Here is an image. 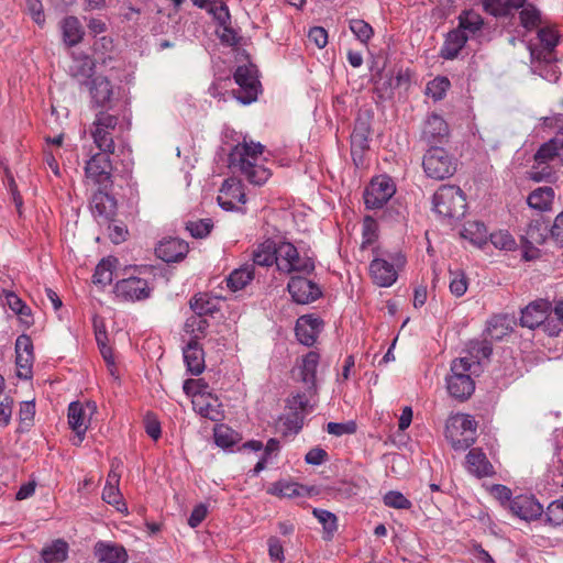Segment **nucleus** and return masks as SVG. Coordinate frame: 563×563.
Instances as JSON below:
<instances>
[{"label": "nucleus", "mask_w": 563, "mask_h": 563, "mask_svg": "<svg viewBox=\"0 0 563 563\" xmlns=\"http://www.w3.org/2000/svg\"><path fill=\"white\" fill-rule=\"evenodd\" d=\"M265 162L264 146L253 141L236 144L229 155V167L233 173L241 174L256 186H262L272 176L271 168Z\"/></svg>", "instance_id": "f257e3e1"}, {"label": "nucleus", "mask_w": 563, "mask_h": 563, "mask_svg": "<svg viewBox=\"0 0 563 563\" xmlns=\"http://www.w3.org/2000/svg\"><path fill=\"white\" fill-rule=\"evenodd\" d=\"M534 164L529 172L533 181H551L556 168L563 166V129L543 143L534 154Z\"/></svg>", "instance_id": "f03ea898"}, {"label": "nucleus", "mask_w": 563, "mask_h": 563, "mask_svg": "<svg viewBox=\"0 0 563 563\" xmlns=\"http://www.w3.org/2000/svg\"><path fill=\"white\" fill-rule=\"evenodd\" d=\"M406 257L401 252L373 249L369 276L378 287H390L398 278V272L405 266Z\"/></svg>", "instance_id": "7ed1b4c3"}, {"label": "nucleus", "mask_w": 563, "mask_h": 563, "mask_svg": "<svg viewBox=\"0 0 563 563\" xmlns=\"http://www.w3.org/2000/svg\"><path fill=\"white\" fill-rule=\"evenodd\" d=\"M475 361L464 356L455 358L451 364V373L446 377V388L449 394L456 399H467L475 389V383L472 378Z\"/></svg>", "instance_id": "20e7f679"}, {"label": "nucleus", "mask_w": 563, "mask_h": 563, "mask_svg": "<svg viewBox=\"0 0 563 563\" xmlns=\"http://www.w3.org/2000/svg\"><path fill=\"white\" fill-rule=\"evenodd\" d=\"M476 421L470 415L451 416L445 426V438L456 451H465L475 442Z\"/></svg>", "instance_id": "39448f33"}, {"label": "nucleus", "mask_w": 563, "mask_h": 563, "mask_svg": "<svg viewBox=\"0 0 563 563\" xmlns=\"http://www.w3.org/2000/svg\"><path fill=\"white\" fill-rule=\"evenodd\" d=\"M433 210L445 218L464 216L466 200L462 189L453 185L441 186L433 195Z\"/></svg>", "instance_id": "423d86ee"}, {"label": "nucleus", "mask_w": 563, "mask_h": 563, "mask_svg": "<svg viewBox=\"0 0 563 563\" xmlns=\"http://www.w3.org/2000/svg\"><path fill=\"white\" fill-rule=\"evenodd\" d=\"M422 166L428 177L442 180L456 172L457 163L443 147L432 146L424 154Z\"/></svg>", "instance_id": "0eeeda50"}, {"label": "nucleus", "mask_w": 563, "mask_h": 563, "mask_svg": "<svg viewBox=\"0 0 563 563\" xmlns=\"http://www.w3.org/2000/svg\"><path fill=\"white\" fill-rule=\"evenodd\" d=\"M277 269L280 273L309 274L314 269V263L307 254H300L295 245L289 242L278 244Z\"/></svg>", "instance_id": "6e6552de"}, {"label": "nucleus", "mask_w": 563, "mask_h": 563, "mask_svg": "<svg viewBox=\"0 0 563 563\" xmlns=\"http://www.w3.org/2000/svg\"><path fill=\"white\" fill-rule=\"evenodd\" d=\"M551 303L548 300L539 299L530 302L525 309L521 310L520 323L522 327L534 329L543 325L544 330L550 335H558L561 328L552 325Z\"/></svg>", "instance_id": "1a4fd4ad"}, {"label": "nucleus", "mask_w": 563, "mask_h": 563, "mask_svg": "<svg viewBox=\"0 0 563 563\" xmlns=\"http://www.w3.org/2000/svg\"><path fill=\"white\" fill-rule=\"evenodd\" d=\"M119 119L107 112H99L90 129V134L96 146L100 152H114V132L117 130Z\"/></svg>", "instance_id": "9d476101"}, {"label": "nucleus", "mask_w": 563, "mask_h": 563, "mask_svg": "<svg viewBox=\"0 0 563 563\" xmlns=\"http://www.w3.org/2000/svg\"><path fill=\"white\" fill-rule=\"evenodd\" d=\"M396 186L387 175L374 177L364 191L365 206L368 209H380L395 195Z\"/></svg>", "instance_id": "9b49d317"}, {"label": "nucleus", "mask_w": 563, "mask_h": 563, "mask_svg": "<svg viewBox=\"0 0 563 563\" xmlns=\"http://www.w3.org/2000/svg\"><path fill=\"white\" fill-rule=\"evenodd\" d=\"M97 411L95 402L88 401L80 404L78 401L71 402L68 407V424L76 433L77 442L80 444L85 438L86 431L89 428L92 416Z\"/></svg>", "instance_id": "f8f14e48"}, {"label": "nucleus", "mask_w": 563, "mask_h": 563, "mask_svg": "<svg viewBox=\"0 0 563 563\" xmlns=\"http://www.w3.org/2000/svg\"><path fill=\"white\" fill-rule=\"evenodd\" d=\"M110 154L104 152L97 153L90 157L85 166L87 179L104 188L111 183L112 164L109 158Z\"/></svg>", "instance_id": "ddd939ff"}, {"label": "nucleus", "mask_w": 563, "mask_h": 563, "mask_svg": "<svg viewBox=\"0 0 563 563\" xmlns=\"http://www.w3.org/2000/svg\"><path fill=\"white\" fill-rule=\"evenodd\" d=\"M114 294L123 301H137L150 297L151 288L147 280L140 277H128L114 286Z\"/></svg>", "instance_id": "4468645a"}, {"label": "nucleus", "mask_w": 563, "mask_h": 563, "mask_svg": "<svg viewBox=\"0 0 563 563\" xmlns=\"http://www.w3.org/2000/svg\"><path fill=\"white\" fill-rule=\"evenodd\" d=\"M234 80L242 89V95L236 97L238 100L243 104L253 102L257 97L260 85L254 66H239L234 73Z\"/></svg>", "instance_id": "2eb2a0df"}, {"label": "nucleus", "mask_w": 563, "mask_h": 563, "mask_svg": "<svg viewBox=\"0 0 563 563\" xmlns=\"http://www.w3.org/2000/svg\"><path fill=\"white\" fill-rule=\"evenodd\" d=\"M217 200L223 210H239L240 206L244 205L246 201L241 180L236 178L227 179L219 190Z\"/></svg>", "instance_id": "dca6fc26"}, {"label": "nucleus", "mask_w": 563, "mask_h": 563, "mask_svg": "<svg viewBox=\"0 0 563 563\" xmlns=\"http://www.w3.org/2000/svg\"><path fill=\"white\" fill-rule=\"evenodd\" d=\"M510 512L525 521L540 518L544 511L542 505L532 496L519 495L509 504Z\"/></svg>", "instance_id": "f3484780"}, {"label": "nucleus", "mask_w": 563, "mask_h": 563, "mask_svg": "<svg viewBox=\"0 0 563 563\" xmlns=\"http://www.w3.org/2000/svg\"><path fill=\"white\" fill-rule=\"evenodd\" d=\"M287 288L292 299L300 305L312 302L321 296L320 287L303 277H292Z\"/></svg>", "instance_id": "a211bd4d"}, {"label": "nucleus", "mask_w": 563, "mask_h": 563, "mask_svg": "<svg viewBox=\"0 0 563 563\" xmlns=\"http://www.w3.org/2000/svg\"><path fill=\"white\" fill-rule=\"evenodd\" d=\"M450 135V129L445 120L437 114H430L423 125L422 140L430 144H441L448 141Z\"/></svg>", "instance_id": "6ab92c4d"}, {"label": "nucleus", "mask_w": 563, "mask_h": 563, "mask_svg": "<svg viewBox=\"0 0 563 563\" xmlns=\"http://www.w3.org/2000/svg\"><path fill=\"white\" fill-rule=\"evenodd\" d=\"M120 477V473L117 472L114 465L112 464L102 492V500L109 505L114 506L118 511L126 514L128 507L119 489Z\"/></svg>", "instance_id": "aec40b11"}, {"label": "nucleus", "mask_w": 563, "mask_h": 563, "mask_svg": "<svg viewBox=\"0 0 563 563\" xmlns=\"http://www.w3.org/2000/svg\"><path fill=\"white\" fill-rule=\"evenodd\" d=\"M321 330L322 321L312 316H301L298 318L295 328L298 341L306 346L314 344Z\"/></svg>", "instance_id": "412c9836"}, {"label": "nucleus", "mask_w": 563, "mask_h": 563, "mask_svg": "<svg viewBox=\"0 0 563 563\" xmlns=\"http://www.w3.org/2000/svg\"><path fill=\"white\" fill-rule=\"evenodd\" d=\"M194 409L202 417L212 421H219L223 417L222 405L217 396L211 393L207 395H198L192 399Z\"/></svg>", "instance_id": "4be33fe9"}, {"label": "nucleus", "mask_w": 563, "mask_h": 563, "mask_svg": "<svg viewBox=\"0 0 563 563\" xmlns=\"http://www.w3.org/2000/svg\"><path fill=\"white\" fill-rule=\"evenodd\" d=\"M188 252V244L179 239H167L162 241L155 249L158 258L164 262H177Z\"/></svg>", "instance_id": "5701e85b"}, {"label": "nucleus", "mask_w": 563, "mask_h": 563, "mask_svg": "<svg viewBox=\"0 0 563 563\" xmlns=\"http://www.w3.org/2000/svg\"><path fill=\"white\" fill-rule=\"evenodd\" d=\"M466 468L476 477H486L494 474V467L481 449H472L466 455Z\"/></svg>", "instance_id": "b1692460"}, {"label": "nucleus", "mask_w": 563, "mask_h": 563, "mask_svg": "<svg viewBox=\"0 0 563 563\" xmlns=\"http://www.w3.org/2000/svg\"><path fill=\"white\" fill-rule=\"evenodd\" d=\"M95 555L102 563H125L128 553L122 545L110 542H98Z\"/></svg>", "instance_id": "393cba45"}, {"label": "nucleus", "mask_w": 563, "mask_h": 563, "mask_svg": "<svg viewBox=\"0 0 563 563\" xmlns=\"http://www.w3.org/2000/svg\"><path fill=\"white\" fill-rule=\"evenodd\" d=\"M90 207L96 218L110 220L114 216L115 201L107 192L98 190L91 198Z\"/></svg>", "instance_id": "a878e982"}, {"label": "nucleus", "mask_w": 563, "mask_h": 563, "mask_svg": "<svg viewBox=\"0 0 563 563\" xmlns=\"http://www.w3.org/2000/svg\"><path fill=\"white\" fill-rule=\"evenodd\" d=\"M184 361L188 372L192 375H199L205 369L203 351L196 340H191L184 349Z\"/></svg>", "instance_id": "bb28decb"}, {"label": "nucleus", "mask_w": 563, "mask_h": 563, "mask_svg": "<svg viewBox=\"0 0 563 563\" xmlns=\"http://www.w3.org/2000/svg\"><path fill=\"white\" fill-rule=\"evenodd\" d=\"M467 41V36L462 30L455 29L449 32L440 52L441 57L444 59L455 58Z\"/></svg>", "instance_id": "cd10ccee"}, {"label": "nucleus", "mask_w": 563, "mask_h": 563, "mask_svg": "<svg viewBox=\"0 0 563 563\" xmlns=\"http://www.w3.org/2000/svg\"><path fill=\"white\" fill-rule=\"evenodd\" d=\"M278 245L273 240L260 243L253 251V263L258 266L277 265Z\"/></svg>", "instance_id": "c85d7f7f"}, {"label": "nucleus", "mask_w": 563, "mask_h": 563, "mask_svg": "<svg viewBox=\"0 0 563 563\" xmlns=\"http://www.w3.org/2000/svg\"><path fill=\"white\" fill-rule=\"evenodd\" d=\"M90 95L93 103L99 107H104L111 100L112 86L110 81L102 76H97L91 80Z\"/></svg>", "instance_id": "c756f323"}, {"label": "nucleus", "mask_w": 563, "mask_h": 563, "mask_svg": "<svg viewBox=\"0 0 563 563\" xmlns=\"http://www.w3.org/2000/svg\"><path fill=\"white\" fill-rule=\"evenodd\" d=\"M526 3V0H482L485 12L494 16H503L509 14L512 10H517Z\"/></svg>", "instance_id": "7c9ffc66"}, {"label": "nucleus", "mask_w": 563, "mask_h": 563, "mask_svg": "<svg viewBox=\"0 0 563 563\" xmlns=\"http://www.w3.org/2000/svg\"><path fill=\"white\" fill-rule=\"evenodd\" d=\"M483 25V18L473 10H465L459 15L457 30L464 31V35L467 36V40L475 36L482 30Z\"/></svg>", "instance_id": "2f4dec72"}, {"label": "nucleus", "mask_w": 563, "mask_h": 563, "mask_svg": "<svg viewBox=\"0 0 563 563\" xmlns=\"http://www.w3.org/2000/svg\"><path fill=\"white\" fill-rule=\"evenodd\" d=\"M254 278V267L253 265H243L236 269H234L227 277V285L230 290L239 291L246 287Z\"/></svg>", "instance_id": "473e14b6"}, {"label": "nucleus", "mask_w": 563, "mask_h": 563, "mask_svg": "<svg viewBox=\"0 0 563 563\" xmlns=\"http://www.w3.org/2000/svg\"><path fill=\"white\" fill-rule=\"evenodd\" d=\"M554 196L553 188L539 187L529 195L527 201L532 209L548 211L551 209Z\"/></svg>", "instance_id": "72a5a7b5"}, {"label": "nucleus", "mask_w": 563, "mask_h": 563, "mask_svg": "<svg viewBox=\"0 0 563 563\" xmlns=\"http://www.w3.org/2000/svg\"><path fill=\"white\" fill-rule=\"evenodd\" d=\"M68 544L57 539L42 549L41 555L45 563H60L67 559Z\"/></svg>", "instance_id": "f704fd0d"}, {"label": "nucleus", "mask_w": 563, "mask_h": 563, "mask_svg": "<svg viewBox=\"0 0 563 563\" xmlns=\"http://www.w3.org/2000/svg\"><path fill=\"white\" fill-rule=\"evenodd\" d=\"M461 235L477 246L484 245L488 239L487 229L485 224L479 221L466 222L461 232Z\"/></svg>", "instance_id": "c9c22d12"}, {"label": "nucleus", "mask_w": 563, "mask_h": 563, "mask_svg": "<svg viewBox=\"0 0 563 563\" xmlns=\"http://www.w3.org/2000/svg\"><path fill=\"white\" fill-rule=\"evenodd\" d=\"M63 38L68 46L78 44L84 36V30L79 20L75 16H67L62 23Z\"/></svg>", "instance_id": "e433bc0d"}, {"label": "nucleus", "mask_w": 563, "mask_h": 563, "mask_svg": "<svg viewBox=\"0 0 563 563\" xmlns=\"http://www.w3.org/2000/svg\"><path fill=\"white\" fill-rule=\"evenodd\" d=\"M117 263L118 260L112 256L101 260L95 269L93 283L101 286L109 285L113 279V269Z\"/></svg>", "instance_id": "4c0bfd02"}, {"label": "nucleus", "mask_w": 563, "mask_h": 563, "mask_svg": "<svg viewBox=\"0 0 563 563\" xmlns=\"http://www.w3.org/2000/svg\"><path fill=\"white\" fill-rule=\"evenodd\" d=\"M271 493L280 497L292 498L297 496L310 495V489L297 483L278 482L274 484Z\"/></svg>", "instance_id": "58836bf2"}, {"label": "nucleus", "mask_w": 563, "mask_h": 563, "mask_svg": "<svg viewBox=\"0 0 563 563\" xmlns=\"http://www.w3.org/2000/svg\"><path fill=\"white\" fill-rule=\"evenodd\" d=\"M319 364V354L311 351L302 358L301 378L306 384L313 385L316 380L317 367Z\"/></svg>", "instance_id": "ea45409f"}, {"label": "nucleus", "mask_w": 563, "mask_h": 563, "mask_svg": "<svg viewBox=\"0 0 563 563\" xmlns=\"http://www.w3.org/2000/svg\"><path fill=\"white\" fill-rule=\"evenodd\" d=\"M190 308L199 316L212 314L217 310V305L207 294H199L190 300Z\"/></svg>", "instance_id": "a19ab883"}, {"label": "nucleus", "mask_w": 563, "mask_h": 563, "mask_svg": "<svg viewBox=\"0 0 563 563\" xmlns=\"http://www.w3.org/2000/svg\"><path fill=\"white\" fill-rule=\"evenodd\" d=\"M543 514L547 523L552 527H563V497L551 501Z\"/></svg>", "instance_id": "79ce46f5"}, {"label": "nucleus", "mask_w": 563, "mask_h": 563, "mask_svg": "<svg viewBox=\"0 0 563 563\" xmlns=\"http://www.w3.org/2000/svg\"><path fill=\"white\" fill-rule=\"evenodd\" d=\"M520 11V23L521 25L531 31L538 27L541 24V14L540 11L532 4H523Z\"/></svg>", "instance_id": "37998d69"}, {"label": "nucleus", "mask_w": 563, "mask_h": 563, "mask_svg": "<svg viewBox=\"0 0 563 563\" xmlns=\"http://www.w3.org/2000/svg\"><path fill=\"white\" fill-rule=\"evenodd\" d=\"M449 88L450 80L446 77H435L428 82L426 93L434 101H439L444 98Z\"/></svg>", "instance_id": "c03bdc74"}, {"label": "nucleus", "mask_w": 563, "mask_h": 563, "mask_svg": "<svg viewBox=\"0 0 563 563\" xmlns=\"http://www.w3.org/2000/svg\"><path fill=\"white\" fill-rule=\"evenodd\" d=\"M238 441V433L225 424H220L214 428V442L218 446L227 449L235 444Z\"/></svg>", "instance_id": "a18cd8bd"}, {"label": "nucleus", "mask_w": 563, "mask_h": 563, "mask_svg": "<svg viewBox=\"0 0 563 563\" xmlns=\"http://www.w3.org/2000/svg\"><path fill=\"white\" fill-rule=\"evenodd\" d=\"M378 224L372 217H365L362 224L361 249L365 250L377 240Z\"/></svg>", "instance_id": "49530a36"}, {"label": "nucleus", "mask_w": 563, "mask_h": 563, "mask_svg": "<svg viewBox=\"0 0 563 563\" xmlns=\"http://www.w3.org/2000/svg\"><path fill=\"white\" fill-rule=\"evenodd\" d=\"M384 505L389 508L405 510L412 507V503L400 492L389 490L383 497Z\"/></svg>", "instance_id": "de8ad7c7"}, {"label": "nucleus", "mask_w": 563, "mask_h": 563, "mask_svg": "<svg viewBox=\"0 0 563 563\" xmlns=\"http://www.w3.org/2000/svg\"><path fill=\"white\" fill-rule=\"evenodd\" d=\"M450 291L456 296H463L467 290V279L463 272H451L450 273Z\"/></svg>", "instance_id": "09e8293b"}, {"label": "nucleus", "mask_w": 563, "mask_h": 563, "mask_svg": "<svg viewBox=\"0 0 563 563\" xmlns=\"http://www.w3.org/2000/svg\"><path fill=\"white\" fill-rule=\"evenodd\" d=\"M489 240H490L492 244L496 249H499V250L510 251L516 247L515 239L511 236V234H509L506 231H498V232L492 233L489 235Z\"/></svg>", "instance_id": "8fccbe9b"}, {"label": "nucleus", "mask_w": 563, "mask_h": 563, "mask_svg": "<svg viewBox=\"0 0 563 563\" xmlns=\"http://www.w3.org/2000/svg\"><path fill=\"white\" fill-rule=\"evenodd\" d=\"M350 30L362 43H367L373 36L372 26L364 20H352Z\"/></svg>", "instance_id": "3c124183"}, {"label": "nucleus", "mask_w": 563, "mask_h": 563, "mask_svg": "<svg viewBox=\"0 0 563 563\" xmlns=\"http://www.w3.org/2000/svg\"><path fill=\"white\" fill-rule=\"evenodd\" d=\"M34 356L33 354H16L15 364H16V375L20 378H30L32 373Z\"/></svg>", "instance_id": "603ef678"}, {"label": "nucleus", "mask_w": 563, "mask_h": 563, "mask_svg": "<svg viewBox=\"0 0 563 563\" xmlns=\"http://www.w3.org/2000/svg\"><path fill=\"white\" fill-rule=\"evenodd\" d=\"M183 389L187 396L195 399L198 395H207L208 384L202 379L189 378L184 382Z\"/></svg>", "instance_id": "864d4df0"}, {"label": "nucleus", "mask_w": 563, "mask_h": 563, "mask_svg": "<svg viewBox=\"0 0 563 563\" xmlns=\"http://www.w3.org/2000/svg\"><path fill=\"white\" fill-rule=\"evenodd\" d=\"M313 515L328 533L332 534L336 530L338 525L334 514L324 509H313Z\"/></svg>", "instance_id": "5fc2aeb1"}, {"label": "nucleus", "mask_w": 563, "mask_h": 563, "mask_svg": "<svg viewBox=\"0 0 563 563\" xmlns=\"http://www.w3.org/2000/svg\"><path fill=\"white\" fill-rule=\"evenodd\" d=\"M212 229V222L210 219H201L198 221H191L187 224V230L194 238H205Z\"/></svg>", "instance_id": "6e6d98bb"}, {"label": "nucleus", "mask_w": 563, "mask_h": 563, "mask_svg": "<svg viewBox=\"0 0 563 563\" xmlns=\"http://www.w3.org/2000/svg\"><path fill=\"white\" fill-rule=\"evenodd\" d=\"M507 322L506 317H494L488 322L487 332L490 338L500 340L505 334H507L508 327H505Z\"/></svg>", "instance_id": "4d7b16f0"}, {"label": "nucleus", "mask_w": 563, "mask_h": 563, "mask_svg": "<svg viewBox=\"0 0 563 563\" xmlns=\"http://www.w3.org/2000/svg\"><path fill=\"white\" fill-rule=\"evenodd\" d=\"M25 9L38 26L45 24V15L41 0H25Z\"/></svg>", "instance_id": "13d9d810"}, {"label": "nucleus", "mask_w": 563, "mask_h": 563, "mask_svg": "<svg viewBox=\"0 0 563 563\" xmlns=\"http://www.w3.org/2000/svg\"><path fill=\"white\" fill-rule=\"evenodd\" d=\"M327 431L328 433L336 437L353 434L356 431V423L354 421H347L344 423L329 422L327 424Z\"/></svg>", "instance_id": "bf43d9fd"}, {"label": "nucleus", "mask_w": 563, "mask_h": 563, "mask_svg": "<svg viewBox=\"0 0 563 563\" xmlns=\"http://www.w3.org/2000/svg\"><path fill=\"white\" fill-rule=\"evenodd\" d=\"M538 37L548 51L553 49L559 43L558 33L552 27H541Z\"/></svg>", "instance_id": "052dcab7"}, {"label": "nucleus", "mask_w": 563, "mask_h": 563, "mask_svg": "<svg viewBox=\"0 0 563 563\" xmlns=\"http://www.w3.org/2000/svg\"><path fill=\"white\" fill-rule=\"evenodd\" d=\"M7 305L19 316H30V308L13 292L5 295Z\"/></svg>", "instance_id": "680f3d73"}, {"label": "nucleus", "mask_w": 563, "mask_h": 563, "mask_svg": "<svg viewBox=\"0 0 563 563\" xmlns=\"http://www.w3.org/2000/svg\"><path fill=\"white\" fill-rule=\"evenodd\" d=\"M352 154L368 147V137L365 129H355L351 135Z\"/></svg>", "instance_id": "e2e57ef3"}, {"label": "nucleus", "mask_w": 563, "mask_h": 563, "mask_svg": "<svg viewBox=\"0 0 563 563\" xmlns=\"http://www.w3.org/2000/svg\"><path fill=\"white\" fill-rule=\"evenodd\" d=\"M268 554L272 560L278 561L280 563L284 562V548L280 540L276 537H272L268 539Z\"/></svg>", "instance_id": "0e129e2a"}, {"label": "nucleus", "mask_w": 563, "mask_h": 563, "mask_svg": "<svg viewBox=\"0 0 563 563\" xmlns=\"http://www.w3.org/2000/svg\"><path fill=\"white\" fill-rule=\"evenodd\" d=\"M13 399L5 397L0 402V428L9 426L12 416Z\"/></svg>", "instance_id": "69168bd1"}, {"label": "nucleus", "mask_w": 563, "mask_h": 563, "mask_svg": "<svg viewBox=\"0 0 563 563\" xmlns=\"http://www.w3.org/2000/svg\"><path fill=\"white\" fill-rule=\"evenodd\" d=\"M490 494L499 500L504 506L509 508V504L512 500L511 490L505 485H493L490 488Z\"/></svg>", "instance_id": "338daca9"}, {"label": "nucleus", "mask_w": 563, "mask_h": 563, "mask_svg": "<svg viewBox=\"0 0 563 563\" xmlns=\"http://www.w3.org/2000/svg\"><path fill=\"white\" fill-rule=\"evenodd\" d=\"M308 37L318 48H323L328 43V33L320 26L312 27L309 31Z\"/></svg>", "instance_id": "774afa93"}]
</instances>
